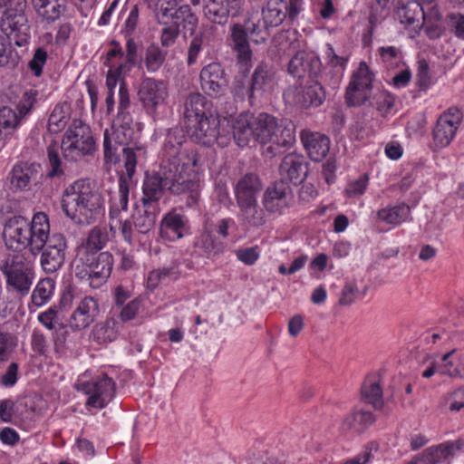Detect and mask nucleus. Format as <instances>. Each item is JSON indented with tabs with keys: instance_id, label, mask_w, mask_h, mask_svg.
Returning a JSON list of instances; mask_svg holds the SVG:
<instances>
[{
	"instance_id": "f257e3e1",
	"label": "nucleus",
	"mask_w": 464,
	"mask_h": 464,
	"mask_svg": "<svg viewBox=\"0 0 464 464\" xmlns=\"http://www.w3.org/2000/svg\"><path fill=\"white\" fill-rule=\"evenodd\" d=\"M181 141L172 143L169 133L165 143L168 154L160 172L146 173L142 184V206L159 207V201L167 190L172 195H187L186 205H197L201 189V180L197 171L198 156L180 150Z\"/></svg>"
},
{
	"instance_id": "f03ea898",
	"label": "nucleus",
	"mask_w": 464,
	"mask_h": 464,
	"mask_svg": "<svg viewBox=\"0 0 464 464\" xmlns=\"http://www.w3.org/2000/svg\"><path fill=\"white\" fill-rule=\"evenodd\" d=\"M50 232L48 215L39 211L34 214L29 221L23 216L8 218L3 229L5 246L14 253H22L28 249L30 254L37 256L44 246V237Z\"/></svg>"
},
{
	"instance_id": "7ed1b4c3",
	"label": "nucleus",
	"mask_w": 464,
	"mask_h": 464,
	"mask_svg": "<svg viewBox=\"0 0 464 464\" xmlns=\"http://www.w3.org/2000/svg\"><path fill=\"white\" fill-rule=\"evenodd\" d=\"M62 208L74 222L90 224L102 216L103 198L90 180L78 179L64 190Z\"/></svg>"
},
{
	"instance_id": "20e7f679",
	"label": "nucleus",
	"mask_w": 464,
	"mask_h": 464,
	"mask_svg": "<svg viewBox=\"0 0 464 464\" xmlns=\"http://www.w3.org/2000/svg\"><path fill=\"white\" fill-rule=\"evenodd\" d=\"M255 140L259 143L269 144L267 152L276 155L280 149L291 146L295 140V125L291 121H280L270 114L260 113L255 116Z\"/></svg>"
},
{
	"instance_id": "39448f33",
	"label": "nucleus",
	"mask_w": 464,
	"mask_h": 464,
	"mask_svg": "<svg viewBox=\"0 0 464 464\" xmlns=\"http://www.w3.org/2000/svg\"><path fill=\"white\" fill-rule=\"evenodd\" d=\"M63 158L77 162L95 151V141L90 127L79 119H73L65 131L61 147Z\"/></svg>"
},
{
	"instance_id": "423d86ee",
	"label": "nucleus",
	"mask_w": 464,
	"mask_h": 464,
	"mask_svg": "<svg viewBox=\"0 0 464 464\" xmlns=\"http://www.w3.org/2000/svg\"><path fill=\"white\" fill-rule=\"evenodd\" d=\"M0 272L7 287L21 295L29 293L34 280V265L24 253L7 254L0 261Z\"/></svg>"
},
{
	"instance_id": "0eeeda50",
	"label": "nucleus",
	"mask_w": 464,
	"mask_h": 464,
	"mask_svg": "<svg viewBox=\"0 0 464 464\" xmlns=\"http://www.w3.org/2000/svg\"><path fill=\"white\" fill-rule=\"evenodd\" d=\"M44 246L39 249L40 265L45 274H53L63 267L68 248L67 240L62 233L50 232L44 237Z\"/></svg>"
},
{
	"instance_id": "6e6552de",
	"label": "nucleus",
	"mask_w": 464,
	"mask_h": 464,
	"mask_svg": "<svg viewBox=\"0 0 464 464\" xmlns=\"http://www.w3.org/2000/svg\"><path fill=\"white\" fill-rule=\"evenodd\" d=\"M219 119L209 114L194 121V122L188 123V127L189 128L191 138L198 143L210 146L214 142H218L220 146H226L230 137L219 131Z\"/></svg>"
},
{
	"instance_id": "1a4fd4ad",
	"label": "nucleus",
	"mask_w": 464,
	"mask_h": 464,
	"mask_svg": "<svg viewBox=\"0 0 464 464\" xmlns=\"http://www.w3.org/2000/svg\"><path fill=\"white\" fill-rule=\"evenodd\" d=\"M137 95L146 112L155 116L169 96L167 83L163 80L147 77L141 81Z\"/></svg>"
},
{
	"instance_id": "9d476101",
	"label": "nucleus",
	"mask_w": 464,
	"mask_h": 464,
	"mask_svg": "<svg viewBox=\"0 0 464 464\" xmlns=\"http://www.w3.org/2000/svg\"><path fill=\"white\" fill-rule=\"evenodd\" d=\"M157 18L160 24L163 25L177 24L193 34L198 26V18L192 12L188 5H182L177 7L175 0H168L161 4Z\"/></svg>"
},
{
	"instance_id": "9b49d317",
	"label": "nucleus",
	"mask_w": 464,
	"mask_h": 464,
	"mask_svg": "<svg viewBox=\"0 0 464 464\" xmlns=\"http://www.w3.org/2000/svg\"><path fill=\"white\" fill-rule=\"evenodd\" d=\"M373 78V72L366 63H360L346 89L345 101L348 106H360L369 99Z\"/></svg>"
},
{
	"instance_id": "f8f14e48",
	"label": "nucleus",
	"mask_w": 464,
	"mask_h": 464,
	"mask_svg": "<svg viewBox=\"0 0 464 464\" xmlns=\"http://www.w3.org/2000/svg\"><path fill=\"white\" fill-rule=\"evenodd\" d=\"M78 390L88 395V406L102 409L112 399L115 392V383L111 378L104 376L99 380L82 382Z\"/></svg>"
},
{
	"instance_id": "ddd939ff",
	"label": "nucleus",
	"mask_w": 464,
	"mask_h": 464,
	"mask_svg": "<svg viewBox=\"0 0 464 464\" xmlns=\"http://www.w3.org/2000/svg\"><path fill=\"white\" fill-rule=\"evenodd\" d=\"M199 79L201 88L207 95L218 98L226 93L228 81L220 63H211L204 66L200 71Z\"/></svg>"
},
{
	"instance_id": "4468645a",
	"label": "nucleus",
	"mask_w": 464,
	"mask_h": 464,
	"mask_svg": "<svg viewBox=\"0 0 464 464\" xmlns=\"http://www.w3.org/2000/svg\"><path fill=\"white\" fill-rule=\"evenodd\" d=\"M461 118L459 111L452 109L440 116L433 130V141L437 148H445L451 143L461 123Z\"/></svg>"
},
{
	"instance_id": "2eb2a0df",
	"label": "nucleus",
	"mask_w": 464,
	"mask_h": 464,
	"mask_svg": "<svg viewBox=\"0 0 464 464\" xmlns=\"http://www.w3.org/2000/svg\"><path fill=\"white\" fill-rule=\"evenodd\" d=\"M322 62L320 58L313 53L298 51L289 61L287 72L296 79H302L305 74L310 79L319 78L321 72Z\"/></svg>"
},
{
	"instance_id": "dca6fc26",
	"label": "nucleus",
	"mask_w": 464,
	"mask_h": 464,
	"mask_svg": "<svg viewBox=\"0 0 464 464\" xmlns=\"http://www.w3.org/2000/svg\"><path fill=\"white\" fill-rule=\"evenodd\" d=\"M88 262H80L86 266V274L89 276L90 285L92 288H99L110 277L113 257L109 252H101L98 255L91 256Z\"/></svg>"
},
{
	"instance_id": "f3484780",
	"label": "nucleus",
	"mask_w": 464,
	"mask_h": 464,
	"mask_svg": "<svg viewBox=\"0 0 464 464\" xmlns=\"http://www.w3.org/2000/svg\"><path fill=\"white\" fill-rule=\"evenodd\" d=\"M292 198V189L287 182L277 180L266 188L262 203L266 211L281 214Z\"/></svg>"
},
{
	"instance_id": "a211bd4d",
	"label": "nucleus",
	"mask_w": 464,
	"mask_h": 464,
	"mask_svg": "<svg viewBox=\"0 0 464 464\" xmlns=\"http://www.w3.org/2000/svg\"><path fill=\"white\" fill-rule=\"evenodd\" d=\"M100 314L99 301L90 295L84 296L77 302L70 316V326L74 330H82L89 327Z\"/></svg>"
},
{
	"instance_id": "6ab92c4d",
	"label": "nucleus",
	"mask_w": 464,
	"mask_h": 464,
	"mask_svg": "<svg viewBox=\"0 0 464 464\" xmlns=\"http://www.w3.org/2000/svg\"><path fill=\"white\" fill-rule=\"evenodd\" d=\"M275 74L276 72L272 65L267 63L261 62L256 67L251 79V85L245 89L239 85V82H237L235 86V92L238 95L248 94L249 97L253 96L256 91H268L271 90L275 84Z\"/></svg>"
},
{
	"instance_id": "aec40b11",
	"label": "nucleus",
	"mask_w": 464,
	"mask_h": 464,
	"mask_svg": "<svg viewBox=\"0 0 464 464\" xmlns=\"http://www.w3.org/2000/svg\"><path fill=\"white\" fill-rule=\"evenodd\" d=\"M109 240L106 228L94 227L86 238L77 246L76 262H88L90 256L98 255Z\"/></svg>"
},
{
	"instance_id": "412c9836",
	"label": "nucleus",
	"mask_w": 464,
	"mask_h": 464,
	"mask_svg": "<svg viewBox=\"0 0 464 464\" xmlns=\"http://www.w3.org/2000/svg\"><path fill=\"white\" fill-rule=\"evenodd\" d=\"M347 59L335 53L334 48L329 46L327 51V63L322 65L319 78L328 86L335 89L339 86L346 66Z\"/></svg>"
},
{
	"instance_id": "4be33fe9",
	"label": "nucleus",
	"mask_w": 464,
	"mask_h": 464,
	"mask_svg": "<svg viewBox=\"0 0 464 464\" xmlns=\"http://www.w3.org/2000/svg\"><path fill=\"white\" fill-rule=\"evenodd\" d=\"M40 172V164L29 161H18L11 169L10 183L16 189L25 190L32 182L37 181Z\"/></svg>"
},
{
	"instance_id": "5701e85b",
	"label": "nucleus",
	"mask_w": 464,
	"mask_h": 464,
	"mask_svg": "<svg viewBox=\"0 0 464 464\" xmlns=\"http://www.w3.org/2000/svg\"><path fill=\"white\" fill-rule=\"evenodd\" d=\"M189 227L187 218L172 210L168 212L161 220L160 235L169 241H176L188 233Z\"/></svg>"
},
{
	"instance_id": "b1692460",
	"label": "nucleus",
	"mask_w": 464,
	"mask_h": 464,
	"mask_svg": "<svg viewBox=\"0 0 464 464\" xmlns=\"http://www.w3.org/2000/svg\"><path fill=\"white\" fill-rule=\"evenodd\" d=\"M292 4L288 0H265L262 6V22L270 24L273 27L279 26L288 17L291 16Z\"/></svg>"
},
{
	"instance_id": "393cba45",
	"label": "nucleus",
	"mask_w": 464,
	"mask_h": 464,
	"mask_svg": "<svg viewBox=\"0 0 464 464\" xmlns=\"http://www.w3.org/2000/svg\"><path fill=\"white\" fill-rule=\"evenodd\" d=\"M302 143L309 156L314 161H320L328 154L330 150V140L327 136L303 130L300 134Z\"/></svg>"
},
{
	"instance_id": "a878e982",
	"label": "nucleus",
	"mask_w": 464,
	"mask_h": 464,
	"mask_svg": "<svg viewBox=\"0 0 464 464\" xmlns=\"http://www.w3.org/2000/svg\"><path fill=\"white\" fill-rule=\"evenodd\" d=\"M375 418L371 411L355 409L348 413L340 425V430L346 435H358L365 431Z\"/></svg>"
},
{
	"instance_id": "bb28decb",
	"label": "nucleus",
	"mask_w": 464,
	"mask_h": 464,
	"mask_svg": "<svg viewBox=\"0 0 464 464\" xmlns=\"http://www.w3.org/2000/svg\"><path fill=\"white\" fill-rule=\"evenodd\" d=\"M280 180L301 183L306 176V167L301 155L290 153L284 157L280 166Z\"/></svg>"
},
{
	"instance_id": "cd10ccee",
	"label": "nucleus",
	"mask_w": 464,
	"mask_h": 464,
	"mask_svg": "<svg viewBox=\"0 0 464 464\" xmlns=\"http://www.w3.org/2000/svg\"><path fill=\"white\" fill-rule=\"evenodd\" d=\"M130 185V181H129V179H125L124 175H121L119 179V189L110 198L109 217L111 230L114 228V222L120 218L121 213L128 209Z\"/></svg>"
},
{
	"instance_id": "c85d7f7f",
	"label": "nucleus",
	"mask_w": 464,
	"mask_h": 464,
	"mask_svg": "<svg viewBox=\"0 0 464 464\" xmlns=\"http://www.w3.org/2000/svg\"><path fill=\"white\" fill-rule=\"evenodd\" d=\"M424 14L421 3L417 0L398 1L396 17L401 24L406 26H411L413 29L419 28Z\"/></svg>"
},
{
	"instance_id": "c756f323",
	"label": "nucleus",
	"mask_w": 464,
	"mask_h": 464,
	"mask_svg": "<svg viewBox=\"0 0 464 464\" xmlns=\"http://www.w3.org/2000/svg\"><path fill=\"white\" fill-rule=\"evenodd\" d=\"M233 49L237 53V58L239 63L250 66L252 51L248 43V32L245 24H234L230 29Z\"/></svg>"
},
{
	"instance_id": "7c9ffc66",
	"label": "nucleus",
	"mask_w": 464,
	"mask_h": 464,
	"mask_svg": "<svg viewBox=\"0 0 464 464\" xmlns=\"http://www.w3.org/2000/svg\"><path fill=\"white\" fill-rule=\"evenodd\" d=\"M324 84L325 83L320 78L311 79V82L296 94L295 102L304 108L322 105L326 98Z\"/></svg>"
},
{
	"instance_id": "2f4dec72",
	"label": "nucleus",
	"mask_w": 464,
	"mask_h": 464,
	"mask_svg": "<svg viewBox=\"0 0 464 464\" xmlns=\"http://www.w3.org/2000/svg\"><path fill=\"white\" fill-rule=\"evenodd\" d=\"M262 188L259 177L254 173H247L238 179L235 187V196L237 204L250 202L257 199V194Z\"/></svg>"
},
{
	"instance_id": "473e14b6",
	"label": "nucleus",
	"mask_w": 464,
	"mask_h": 464,
	"mask_svg": "<svg viewBox=\"0 0 464 464\" xmlns=\"http://www.w3.org/2000/svg\"><path fill=\"white\" fill-rule=\"evenodd\" d=\"M239 8L230 0H207L204 5L205 17L213 24H224L227 23L230 12L237 13Z\"/></svg>"
},
{
	"instance_id": "72a5a7b5",
	"label": "nucleus",
	"mask_w": 464,
	"mask_h": 464,
	"mask_svg": "<svg viewBox=\"0 0 464 464\" xmlns=\"http://www.w3.org/2000/svg\"><path fill=\"white\" fill-rule=\"evenodd\" d=\"M459 449L460 446L457 441L441 443L427 448L420 455L416 456V459L421 464H440L452 456L455 450Z\"/></svg>"
},
{
	"instance_id": "f704fd0d",
	"label": "nucleus",
	"mask_w": 464,
	"mask_h": 464,
	"mask_svg": "<svg viewBox=\"0 0 464 464\" xmlns=\"http://www.w3.org/2000/svg\"><path fill=\"white\" fill-rule=\"evenodd\" d=\"M255 116L250 112L239 114L233 123V138L239 147H245L255 138Z\"/></svg>"
},
{
	"instance_id": "c9c22d12",
	"label": "nucleus",
	"mask_w": 464,
	"mask_h": 464,
	"mask_svg": "<svg viewBox=\"0 0 464 464\" xmlns=\"http://www.w3.org/2000/svg\"><path fill=\"white\" fill-rule=\"evenodd\" d=\"M364 402L372 405L375 409H382L384 402L380 377L377 374L368 375L361 389Z\"/></svg>"
},
{
	"instance_id": "e433bc0d",
	"label": "nucleus",
	"mask_w": 464,
	"mask_h": 464,
	"mask_svg": "<svg viewBox=\"0 0 464 464\" xmlns=\"http://www.w3.org/2000/svg\"><path fill=\"white\" fill-rule=\"evenodd\" d=\"M0 26L6 37L14 41L17 46H24L29 43L30 25L26 14L22 16V21L0 24Z\"/></svg>"
},
{
	"instance_id": "4c0bfd02",
	"label": "nucleus",
	"mask_w": 464,
	"mask_h": 464,
	"mask_svg": "<svg viewBox=\"0 0 464 464\" xmlns=\"http://www.w3.org/2000/svg\"><path fill=\"white\" fill-rule=\"evenodd\" d=\"M377 218L382 222L392 226H399L411 218V208L405 203L388 206L377 212Z\"/></svg>"
},
{
	"instance_id": "58836bf2",
	"label": "nucleus",
	"mask_w": 464,
	"mask_h": 464,
	"mask_svg": "<svg viewBox=\"0 0 464 464\" xmlns=\"http://www.w3.org/2000/svg\"><path fill=\"white\" fill-rule=\"evenodd\" d=\"M31 5L37 15L48 23L59 19L65 11L59 0H31Z\"/></svg>"
},
{
	"instance_id": "ea45409f",
	"label": "nucleus",
	"mask_w": 464,
	"mask_h": 464,
	"mask_svg": "<svg viewBox=\"0 0 464 464\" xmlns=\"http://www.w3.org/2000/svg\"><path fill=\"white\" fill-rule=\"evenodd\" d=\"M160 213V208L150 206H142V209H137L133 214V225L137 232L147 234L150 232L156 223L157 216Z\"/></svg>"
},
{
	"instance_id": "a19ab883",
	"label": "nucleus",
	"mask_w": 464,
	"mask_h": 464,
	"mask_svg": "<svg viewBox=\"0 0 464 464\" xmlns=\"http://www.w3.org/2000/svg\"><path fill=\"white\" fill-rule=\"evenodd\" d=\"M197 246L207 258L218 256L225 248L224 243L213 234L212 230L207 227L198 238Z\"/></svg>"
},
{
	"instance_id": "79ce46f5",
	"label": "nucleus",
	"mask_w": 464,
	"mask_h": 464,
	"mask_svg": "<svg viewBox=\"0 0 464 464\" xmlns=\"http://www.w3.org/2000/svg\"><path fill=\"white\" fill-rule=\"evenodd\" d=\"M110 136L114 144L124 147L132 146L135 138L132 121L125 123L123 120L115 118L112 122V132Z\"/></svg>"
},
{
	"instance_id": "37998d69",
	"label": "nucleus",
	"mask_w": 464,
	"mask_h": 464,
	"mask_svg": "<svg viewBox=\"0 0 464 464\" xmlns=\"http://www.w3.org/2000/svg\"><path fill=\"white\" fill-rule=\"evenodd\" d=\"M22 121L15 110L8 106L0 107V140L12 136Z\"/></svg>"
},
{
	"instance_id": "c03bdc74",
	"label": "nucleus",
	"mask_w": 464,
	"mask_h": 464,
	"mask_svg": "<svg viewBox=\"0 0 464 464\" xmlns=\"http://www.w3.org/2000/svg\"><path fill=\"white\" fill-rule=\"evenodd\" d=\"M207 100L206 98L198 93H190L185 102V118L188 123L194 122L206 115Z\"/></svg>"
},
{
	"instance_id": "a18cd8bd",
	"label": "nucleus",
	"mask_w": 464,
	"mask_h": 464,
	"mask_svg": "<svg viewBox=\"0 0 464 464\" xmlns=\"http://www.w3.org/2000/svg\"><path fill=\"white\" fill-rule=\"evenodd\" d=\"M27 0H0V8H3L0 24L22 21L25 14Z\"/></svg>"
},
{
	"instance_id": "49530a36",
	"label": "nucleus",
	"mask_w": 464,
	"mask_h": 464,
	"mask_svg": "<svg viewBox=\"0 0 464 464\" xmlns=\"http://www.w3.org/2000/svg\"><path fill=\"white\" fill-rule=\"evenodd\" d=\"M382 64L388 70L401 68L404 65L402 49L399 46L385 45L377 50Z\"/></svg>"
},
{
	"instance_id": "de8ad7c7",
	"label": "nucleus",
	"mask_w": 464,
	"mask_h": 464,
	"mask_svg": "<svg viewBox=\"0 0 464 464\" xmlns=\"http://www.w3.org/2000/svg\"><path fill=\"white\" fill-rule=\"evenodd\" d=\"M122 151L125 158V179H129V181H131L137 164L145 160L147 151L143 146H139L137 144H133L130 147H124Z\"/></svg>"
},
{
	"instance_id": "09e8293b",
	"label": "nucleus",
	"mask_w": 464,
	"mask_h": 464,
	"mask_svg": "<svg viewBox=\"0 0 464 464\" xmlns=\"http://www.w3.org/2000/svg\"><path fill=\"white\" fill-rule=\"evenodd\" d=\"M240 217L245 222L253 227H260L266 222V215L263 208L257 204V199L250 202L237 204Z\"/></svg>"
},
{
	"instance_id": "8fccbe9b",
	"label": "nucleus",
	"mask_w": 464,
	"mask_h": 464,
	"mask_svg": "<svg viewBox=\"0 0 464 464\" xmlns=\"http://www.w3.org/2000/svg\"><path fill=\"white\" fill-rule=\"evenodd\" d=\"M167 52L156 44H150L144 53L143 63L146 70L150 73L160 71L166 61Z\"/></svg>"
},
{
	"instance_id": "3c124183",
	"label": "nucleus",
	"mask_w": 464,
	"mask_h": 464,
	"mask_svg": "<svg viewBox=\"0 0 464 464\" xmlns=\"http://www.w3.org/2000/svg\"><path fill=\"white\" fill-rule=\"evenodd\" d=\"M419 28H423L426 34L430 39L439 38L443 32L441 16L438 9L431 8L430 12L424 14L421 18Z\"/></svg>"
},
{
	"instance_id": "603ef678",
	"label": "nucleus",
	"mask_w": 464,
	"mask_h": 464,
	"mask_svg": "<svg viewBox=\"0 0 464 464\" xmlns=\"http://www.w3.org/2000/svg\"><path fill=\"white\" fill-rule=\"evenodd\" d=\"M179 262L174 260L169 266H163L150 272L147 279L148 287L155 289L166 278H178L179 276Z\"/></svg>"
},
{
	"instance_id": "864d4df0",
	"label": "nucleus",
	"mask_w": 464,
	"mask_h": 464,
	"mask_svg": "<svg viewBox=\"0 0 464 464\" xmlns=\"http://www.w3.org/2000/svg\"><path fill=\"white\" fill-rule=\"evenodd\" d=\"M70 120V105L66 102L57 104L48 120V130L52 133H58L64 129Z\"/></svg>"
},
{
	"instance_id": "5fc2aeb1",
	"label": "nucleus",
	"mask_w": 464,
	"mask_h": 464,
	"mask_svg": "<svg viewBox=\"0 0 464 464\" xmlns=\"http://www.w3.org/2000/svg\"><path fill=\"white\" fill-rule=\"evenodd\" d=\"M55 287V282L52 278L41 279L34 289L31 300L35 307L45 304L52 297Z\"/></svg>"
},
{
	"instance_id": "6e6d98bb",
	"label": "nucleus",
	"mask_w": 464,
	"mask_h": 464,
	"mask_svg": "<svg viewBox=\"0 0 464 464\" xmlns=\"http://www.w3.org/2000/svg\"><path fill=\"white\" fill-rule=\"evenodd\" d=\"M245 26L248 32L251 41L254 44H260L266 43L270 37V24H266L261 19L254 20L247 19L245 22Z\"/></svg>"
},
{
	"instance_id": "4d7b16f0",
	"label": "nucleus",
	"mask_w": 464,
	"mask_h": 464,
	"mask_svg": "<svg viewBox=\"0 0 464 464\" xmlns=\"http://www.w3.org/2000/svg\"><path fill=\"white\" fill-rule=\"evenodd\" d=\"M17 345V337L12 333L0 328V362L9 361Z\"/></svg>"
},
{
	"instance_id": "13d9d810",
	"label": "nucleus",
	"mask_w": 464,
	"mask_h": 464,
	"mask_svg": "<svg viewBox=\"0 0 464 464\" xmlns=\"http://www.w3.org/2000/svg\"><path fill=\"white\" fill-rule=\"evenodd\" d=\"M130 106V99L129 94V90L127 84L124 81L120 83L119 88V105H118V113L115 118L119 120H123L126 123L132 121V117L129 111V108Z\"/></svg>"
},
{
	"instance_id": "bf43d9fd",
	"label": "nucleus",
	"mask_w": 464,
	"mask_h": 464,
	"mask_svg": "<svg viewBox=\"0 0 464 464\" xmlns=\"http://www.w3.org/2000/svg\"><path fill=\"white\" fill-rule=\"evenodd\" d=\"M361 296L362 294L356 281H346L339 294L338 304L341 306H349L355 303Z\"/></svg>"
},
{
	"instance_id": "052dcab7",
	"label": "nucleus",
	"mask_w": 464,
	"mask_h": 464,
	"mask_svg": "<svg viewBox=\"0 0 464 464\" xmlns=\"http://www.w3.org/2000/svg\"><path fill=\"white\" fill-rule=\"evenodd\" d=\"M455 351H451L444 354L441 362L438 364V372L441 375L450 377H462V370L457 364V361L453 358Z\"/></svg>"
},
{
	"instance_id": "680f3d73",
	"label": "nucleus",
	"mask_w": 464,
	"mask_h": 464,
	"mask_svg": "<svg viewBox=\"0 0 464 464\" xmlns=\"http://www.w3.org/2000/svg\"><path fill=\"white\" fill-rule=\"evenodd\" d=\"M19 56L12 48L11 41L6 36H0V66H14Z\"/></svg>"
},
{
	"instance_id": "e2e57ef3",
	"label": "nucleus",
	"mask_w": 464,
	"mask_h": 464,
	"mask_svg": "<svg viewBox=\"0 0 464 464\" xmlns=\"http://www.w3.org/2000/svg\"><path fill=\"white\" fill-rule=\"evenodd\" d=\"M141 304L142 299L140 297H136L122 306L116 308L117 315L126 324L137 317L140 313Z\"/></svg>"
},
{
	"instance_id": "0e129e2a",
	"label": "nucleus",
	"mask_w": 464,
	"mask_h": 464,
	"mask_svg": "<svg viewBox=\"0 0 464 464\" xmlns=\"http://www.w3.org/2000/svg\"><path fill=\"white\" fill-rule=\"evenodd\" d=\"M47 157L51 167L47 176L49 178H53L63 175V170L61 168L62 161L59 156V146L56 142H52L47 147Z\"/></svg>"
},
{
	"instance_id": "69168bd1",
	"label": "nucleus",
	"mask_w": 464,
	"mask_h": 464,
	"mask_svg": "<svg viewBox=\"0 0 464 464\" xmlns=\"http://www.w3.org/2000/svg\"><path fill=\"white\" fill-rule=\"evenodd\" d=\"M93 339L99 343H108L118 339L106 320L97 324L92 330Z\"/></svg>"
},
{
	"instance_id": "338daca9",
	"label": "nucleus",
	"mask_w": 464,
	"mask_h": 464,
	"mask_svg": "<svg viewBox=\"0 0 464 464\" xmlns=\"http://www.w3.org/2000/svg\"><path fill=\"white\" fill-rule=\"evenodd\" d=\"M118 145L114 144L111 139L110 133L106 130L103 138V154L104 162L109 168L115 165L120 161V155L118 153Z\"/></svg>"
},
{
	"instance_id": "774afa93",
	"label": "nucleus",
	"mask_w": 464,
	"mask_h": 464,
	"mask_svg": "<svg viewBox=\"0 0 464 464\" xmlns=\"http://www.w3.org/2000/svg\"><path fill=\"white\" fill-rule=\"evenodd\" d=\"M449 30L459 39L464 40V14L459 12H450L446 16Z\"/></svg>"
}]
</instances>
